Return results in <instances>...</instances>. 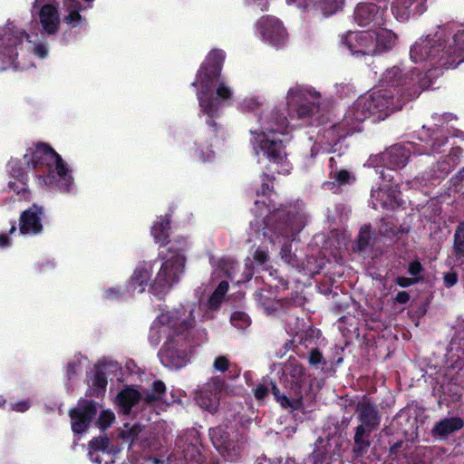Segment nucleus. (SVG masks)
I'll use <instances>...</instances> for the list:
<instances>
[{"mask_svg": "<svg viewBox=\"0 0 464 464\" xmlns=\"http://www.w3.org/2000/svg\"><path fill=\"white\" fill-rule=\"evenodd\" d=\"M431 83V80L415 74L403 63L392 66L382 73L380 85L361 95L347 109L342 121L319 131L318 140L329 146L336 144L350 133L359 131L361 123L370 116H375L378 121L386 119L394 111L401 110L406 100L419 96Z\"/></svg>", "mask_w": 464, "mask_h": 464, "instance_id": "obj_1", "label": "nucleus"}, {"mask_svg": "<svg viewBox=\"0 0 464 464\" xmlns=\"http://www.w3.org/2000/svg\"><path fill=\"white\" fill-rule=\"evenodd\" d=\"M201 310L199 304H187L171 311L162 312L152 322L149 342L158 346L165 339L159 357L161 363L171 370L185 367L190 360L192 347L198 344L195 340L196 314Z\"/></svg>", "mask_w": 464, "mask_h": 464, "instance_id": "obj_2", "label": "nucleus"}, {"mask_svg": "<svg viewBox=\"0 0 464 464\" xmlns=\"http://www.w3.org/2000/svg\"><path fill=\"white\" fill-rule=\"evenodd\" d=\"M189 247L185 237H176L168 249L164 261L154 274L155 264L144 262L136 266L127 281L125 291L128 294H141L147 289L155 295H166L172 285L179 282L184 272L186 258L184 252Z\"/></svg>", "mask_w": 464, "mask_h": 464, "instance_id": "obj_3", "label": "nucleus"}, {"mask_svg": "<svg viewBox=\"0 0 464 464\" xmlns=\"http://www.w3.org/2000/svg\"><path fill=\"white\" fill-rule=\"evenodd\" d=\"M450 25L439 26L433 34L420 37L410 49L411 60L419 63L426 73L423 77L431 80L440 72H433L440 68H455L464 62V31L453 35Z\"/></svg>", "mask_w": 464, "mask_h": 464, "instance_id": "obj_4", "label": "nucleus"}, {"mask_svg": "<svg viewBox=\"0 0 464 464\" xmlns=\"http://www.w3.org/2000/svg\"><path fill=\"white\" fill-rule=\"evenodd\" d=\"M256 123L249 129L250 143L258 162L264 159L269 161V169L280 174H288L291 165L280 136L290 132L291 127L286 117L277 107L262 111L256 115Z\"/></svg>", "mask_w": 464, "mask_h": 464, "instance_id": "obj_5", "label": "nucleus"}, {"mask_svg": "<svg viewBox=\"0 0 464 464\" xmlns=\"http://www.w3.org/2000/svg\"><path fill=\"white\" fill-rule=\"evenodd\" d=\"M225 52L214 49L201 64L196 80L192 85L197 88V96L200 111L208 118L218 117L222 109L233 98V90L224 80L220 79L222 64L225 61ZM209 126H214V121H207Z\"/></svg>", "mask_w": 464, "mask_h": 464, "instance_id": "obj_6", "label": "nucleus"}, {"mask_svg": "<svg viewBox=\"0 0 464 464\" xmlns=\"http://www.w3.org/2000/svg\"><path fill=\"white\" fill-rule=\"evenodd\" d=\"M47 53L46 45L33 40L15 22L0 26V61L7 66L26 70L33 66L32 55L44 58Z\"/></svg>", "mask_w": 464, "mask_h": 464, "instance_id": "obj_7", "label": "nucleus"}, {"mask_svg": "<svg viewBox=\"0 0 464 464\" xmlns=\"http://www.w3.org/2000/svg\"><path fill=\"white\" fill-rule=\"evenodd\" d=\"M255 205L256 218H264L262 231H257L258 237L262 236L272 244L281 243V238H293L305 226L306 215L302 203L297 202L293 210L287 211L285 208L271 210L270 206L260 199H256Z\"/></svg>", "mask_w": 464, "mask_h": 464, "instance_id": "obj_8", "label": "nucleus"}, {"mask_svg": "<svg viewBox=\"0 0 464 464\" xmlns=\"http://www.w3.org/2000/svg\"><path fill=\"white\" fill-rule=\"evenodd\" d=\"M24 158L29 168L46 166L47 175L38 177L40 183L61 193L75 192L76 186L72 169L47 144H37L34 148L29 149Z\"/></svg>", "mask_w": 464, "mask_h": 464, "instance_id": "obj_9", "label": "nucleus"}, {"mask_svg": "<svg viewBox=\"0 0 464 464\" xmlns=\"http://www.w3.org/2000/svg\"><path fill=\"white\" fill-rule=\"evenodd\" d=\"M282 382L288 389L287 394H281L274 383L270 386L276 401L283 408L296 411L303 407L304 398L311 399L313 380L297 359L289 358L284 363Z\"/></svg>", "mask_w": 464, "mask_h": 464, "instance_id": "obj_10", "label": "nucleus"}, {"mask_svg": "<svg viewBox=\"0 0 464 464\" xmlns=\"http://www.w3.org/2000/svg\"><path fill=\"white\" fill-rule=\"evenodd\" d=\"M396 41L397 35L388 28L348 32L342 40L353 55H372L389 51Z\"/></svg>", "mask_w": 464, "mask_h": 464, "instance_id": "obj_11", "label": "nucleus"}, {"mask_svg": "<svg viewBox=\"0 0 464 464\" xmlns=\"http://www.w3.org/2000/svg\"><path fill=\"white\" fill-rule=\"evenodd\" d=\"M166 386L161 381H155L150 391L140 392L132 386L124 387L116 397V404L123 414H129L132 409L138 410L145 406L167 404L163 402Z\"/></svg>", "mask_w": 464, "mask_h": 464, "instance_id": "obj_12", "label": "nucleus"}, {"mask_svg": "<svg viewBox=\"0 0 464 464\" xmlns=\"http://www.w3.org/2000/svg\"><path fill=\"white\" fill-rule=\"evenodd\" d=\"M285 100L286 106L295 112L298 119L312 117L325 102V98L314 87L301 83H295L288 89Z\"/></svg>", "mask_w": 464, "mask_h": 464, "instance_id": "obj_13", "label": "nucleus"}, {"mask_svg": "<svg viewBox=\"0 0 464 464\" xmlns=\"http://www.w3.org/2000/svg\"><path fill=\"white\" fill-rule=\"evenodd\" d=\"M356 411L360 425L356 428L354 434V452L363 454L371 445V433L381 423V416L376 405L366 398L358 402Z\"/></svg>", "mask_w": 464, "mask_h": 464, "instance_id": "obj_14", "label": "nucleus"}, {"mask_svg": "<svg viewBox=\"0 0 464 464\" xmlns=\"http://www.w3.org/2000/svg\"><path fill=\"white\" fill-rule=\"evenodd\" d=\"M255 34L264 44L280 49L288 42V33L282 21L273 15H263L255 24Z\"/></svg>", "mask_w": 464, "mask_h": 464, "instance_id": "obj_15", "label": "nucleus"}, {"mask_svg": "<svg viewBox=\"0 0 464 464\" xmlns=\"http://www.w3.org/2000/svg\"><path fill=\"white\" fill-rule=\"evenodd\" d=\"M209 436L214 447L225 459L234 461L239 459L244 445L242 436L222 427L211 429Z\"/></svg>", "mask_w": 464, "mask_h": 464, "instance_id": "obj_16", "label": "nucleus"}, {"mask_svg": "<svg viewBox=\"0 0 464 464\" xmlns=\"http://www.w3.org/2000/svg\"><path fill=\"white\" fill-rule=\"evenodd\" d=\"M376 172L380 174L382 182L377 189L372 190V207L390 209L402 205L400 191L397 189L398 184L392 181L393 177L391 173H385L384 169H376Z\"/></svg>", "mask_w": 464, "mask_h": 464, "instance_id": "obj_17", "label": "nucleus"}, {"mask_svg": "<svg viewBox=\"0 0 464 464\" xmlns=\"http://www.w3.org/2000/svg\"><path fill=\"white\" fill-rule=\"evenodd\" d=\"M32 15L38 18L46 34L57 33L61 23L57 0H34L32 5Z\"/></svg>", "mask_w": 464, "mask_h": 464, "instance_id": "obj_18", "label": "nucleus"}, {"mask_svg": "<svg viewBox=\"0 0 464 464\" xmlns=\"http://www.w3.org/2000/svg\"><path fill=\"white\" fill-rule=\"evenodd\" d=\"M221 275L229 277L237 284L249 281L254 275L253 262L250 257L246 258L244 269L240 271L236 261L230 257L222 258L215 267L211 280H218Z\"/></svg>", "mask_w": 464, "mask_h": 464, "instance_id": "obj_19", "label": "nucleus"}, {"mask_svg": "<svg viewBox=\"0 0 464 464\" xmlns=\"http://www.w3.org/2000/svg\"><path fill=\"white\" fill-rule=\"evenodd\" d=\"M224 389L225 383L220 377L211 378L197 391L195 395L197 404L204 411L215 412Z\"/></svg>", "mask_w": 464, "mask_h": 464, "instance_id": "obj_20", "label": "nucleus"}, {"mask_svg": "<svg viewBox=\"0 0 464 464\" xmlns=\"http://www.w3.org/2000/svg\"><path fill=\"white\" fill-rule=\"evenodd\" d=\"M386 8L372 3H360L353 12V22L359 26H372L373 29L385 28Z\"/></svg>", "mask_w": 464, "mask_h": 464, "instance_id": "obj_21", "label": "nucleus"}, {"mask_svg": "<svg viewBox=\"0 0 464 464\" xmlns=\"http://www.w3.org/2000/svg\"><path fill=\"white\" fill-rule=\"evenodd\" d=\"M93 0H63V21L71 30H85L87 19L82 14L92 7Z\"/></svg>", "mask_w": 464, "mask_h": 464, "instance_id": "obj_22", "label": "nucleus"}, {"mask_svg": "<svg viewBox=\"0 0 464 464\" xmlns=\"http://www.w3.org/2000/svg\"><path fill=\"white\" fill-rule=\"evenodd\" d=\"M96 411L97 405L92 401L80 400L77 407L70 411L72 431L78 434L84 432Z\"/></svg>", "mask_w": 464, "mask_h": 464, "instance_id": "obj_23", "label": "nucleus"}, {"mask_svg": "<svg viewBox=\"0 0 464 464\" xmlns=\"http://www.w3.org/2000/svg\"><path fill=\"white\" fill-rule=\"evenodd\" d=\"M44 208L34 204L22 212L20 216L19 230L24 236H36L43 231Z\"/></svg>", "mask_w": 464, "mask_h": 464, "instance_id": "obj_24", "label": "nucleus"}, {"mask_svg": "<svg viewBox=\"0 0 464 464\" xmlns=\"http://www.w3.org/2000/svg\"><path fill=\"white\" fill-rule=\"evenodd\" d=\"M412 151V145L407 144H395L382 152L379 158L381 161L387 167L388 170L385 173H390L392 169L403 168Z\"/></svg>", "mask_w": 464, "mask_h": 464, "instance_id": "obj_25", "label": "nucleus"}, {"mask_svg": "<svg viewBox=\"0 0 464 464\" xmlns=\"http://www.w3.org/2000/svg\"><path fill=\"white\" fill-rule=\"evenodd\" d=\"M391 9L397 20L404 22L412 15L421 14L426 7L424 0H392Z\"/></svg>", "mask_w": 464, "mask_h": 464, "instance_id": "obj_26", "label": "nucleus"}, {"mask_svg": "<svg viewBox=\"0 0 464 464\" xmlns=\"http://www.w3.org/2000/svg\"><path fill=\"white\" fill-rule=\"evenodd\" d=\"M228 287V283L226 280L218 282V286L205 304V311L202 314L203 320L214 318V312L219 309Z\"/></svg>", "mask_w": 464, "mask_h": 464, "instance_id": "obj_27", "label": "nucleus"}, {"mask_svg": "<svg viewBox=\"0 0 464 464\" xmlns=\"http://www.w3.org/2000/svg\"><path fill=\"white\" fill-rule=\"evenodd\" d=\"M116 452H118V450L110 446V440L106 437L95 438L89 443V458L94 463H102V454H114Z\"/></svg>", "mask_w": 464, "mask_h": 464, "instance_id": "obj_28", "label": "nucleus"}, {"mask_svg": "<svg viewBox=\"0 0 464 464\" xmlns=\"http://www.w3.org/2000/svg\"><path fill=\"white\" fill-rule=\"evenodd\" d=\"M334 159L333 157L330 158V177L334 181H326L323 184V188L328 190H334V192L337 190L336 183L338 186L350 184L354 180V177L347 170L341 169L337 170L334 168Z\"/></svg>", "mask_w": 464, "mask_h": 464, "instance_id": "obj_29", "label": "nucleus"}, {"mask_svg": "<svg viewBox=\"0 0 464 464\" xmlns=\"http://www.w3.org/2000/svg\"><path fill=\"white\" fill-rule=\"evenodd\" d=\"M463 420L458 417L447 418L437 422L432 429V434L438 438H445L450 433L460 430Z\"/></svg>", "mask_w": 464, "mask_h": 464, "instance_id": "obj_30", "label": "nucleus"}, {"mask_svg": "<svg viewBox=\"0 0 464 464\" xmlns=\"http://www.w3.org/2000/svg\"><path fill=\"white\" fill-rule=\"evenodd\" d=\"M169 217L168 215L159 218L151 227V236L155 243L163 245L169 237Z\"/></svg>", "mask_w": 464, "mask_h": 464, "instance_id": "obj_31", "label": "nucleus"}, {"mask_svg": "<svg viewBox=\"0 0 464 464\" xmlns=\"http://www.w3.org/2000/svg\"><path fill=\"white\" fill-rule=\"evenodd\" d=\"M449 352L454 353L458 359L464 360V323L459 324L450 343Z\"/></svg>", "mask_w": 464, "mask_h": 464, "instance_id": "obj_32", "label": "nucleus"}, {"mask_svg": "<svg viewBox=\"0 0 464 464\" xmlns=\"http://www.w3.org/2000/svg\"><path fill=\"white\" fill-rule=\"evenodd\" d=\"M311 5H317L324 15H330L342 7L343 0H305L304 8L308 9Z\"/></svg>", "mask_w": 464, "mask_h": 464, "instance_id": "obj_33", "label": "nucleus"}, {"mask_svg": "<svg viewBox=\"0 0 464 464\" xmlns=\"http://www.w3.org/2000/svg\"><path fill=\"white\" fill-rule=\"evenodd\" d=\"M16 163L15 162H10L9 163V171L12 176L16 177L17 180L15 181H9L8 187L17 193L19 196L20 194L25 195L27 193L26 190V184H25V175L24 172L20 171L19 169H15Z\"/></svg>", "mask_w": 464, "mask_h": 464, "instance_id": "obj_34", "label": "nucleus"}, {"mask_svg": "<svg viewBox=\"0 0 464 464\" xmlns=\"http://www.w3.org/2000/svg\"><path fill=\"white\" fill-rule=\"evenodd\" d=\"M86 358L81 354H76L72 358L66 366L65 376L71 381L73 377L79 375L82 372L83 364Z\"/></svg>", "mask_w": 464, "mask_h": 464, "instance_id": "obj_35", "label": "nucleus"}, {"mask_svg": "<svg viewBox=\"0 0 464 464\" xmlns=\"http://www.w3.org/2000/svg\"><path fill=\"white\" fill-rule=\"evenodd\" d=\"M107 376L105 372H97L91 380V392L92 396H100L104 393L107 386Z\"/></svg>", "mask_w": 464, "mask_h": 464, "instance_id": "obj_36", "label": "nucleus"}, {"mask_svg": "<svg viewBox=\"0 0 464 464\" xmlns=\"http://www.w3.org/2000/svg\"><path fill=\"white\" fill-rule=\"evenodd\" d=\"M264 103V100L256 95H249L245 97L238 102L237 108L240 111L246 112H254L259 107H261Z\"/></svg>", "mask_w": 464, "mask_h": 464, "instance_id": "obj_37", "label": "nucleus"}, {"mask_svg": "<svg viewBox=\"0 0 464 464\" xmlns=\"http://www.w3.org/2000/svg\"><path fill=\"white\" fill-rule=\"evenodd\" d=\"M191 158L200 162H208L215 158V152L203 143H195Z\"/></svg>", "mask_w": 464, "mask_h": 464, "instance_id": "obj_38", "label": "nucleus"}, {"mask_svg": "<svg viewBox=\"0 0 464 464\" xmlns=\"http://www.w3.org/2000/svg\"><path fill=\"white\" fill-rule=\"evenodd\" d=\"M371 244H372V235H371L370 227L367 225H364L363 227H361L359 235H358V238H357V242H356L357 250L362 251L367 246H371Z\"/></svg>", "mask_w": 464, "mask_h": 464, "instance_id": "obj_39", "label": "nucleus"}, {"mask_svg": "<svg viewBox=\"0 0 464 464\" xmlns=\"http://www.w3.org/2000/svg\"><path fill=\"white\" fill-rule=\"evenodd\" d=\"M230 323L237 329H246L250 324V319L246 313L235 311L230 316Z\"/></svg>", "mask_w": 464, "mask_h": 464, "instance_id": "obj_40", "label": "nucleus"}, {"mask_svg": "<svg viewBox=\"0 0 464 464\" xmlns=\"http://www.w3.org/2000/svg\"><path fill=\"white\" fill-rule=\"evenodd\" d=\"M257 298L259 304L267 314H272L280 306L279 301L269 299L265 296L263 293L257 294Z\"/></svg>", "mask_w": 464, "mask_h": 464, "instance_id": "obj_41", "label": "nucleus"}, {"mask_svg": "<svg viewBox=\"0 0 464 464\" xmlns=\"http://www.w3.org/2000/svg\"><path fill=\"white\" fill-rule=\"evenodd\" d=\"M281 259L287 265L293 266V267H298V262L297 258L295 254H292L291 252V246L285 243L282 246L281 251H280Z\"/></svg>", "mask_w": 464, "mask_h": 464, "instance_id": "obj_42", "label": "nucleus"}, {"mask_svg": "<svg viewBox=\"0 0 464 464\" xmlns=\"http://www.w3.org/2000/svg\"><path fill=\"white\" fill-rule=\"evenodd\" d=\"M454 248L457 256L464 257V229L461 226L458 227L454 235Z\"/></svg>", "mask_w": 464, "mask_h": 464, "instance_id": "obj_43", "label": "nucleus"}, {"mask_svg": "<svg viewBox=\"0 0 464 464\" xmlns=\"http://www.w3.org/2000/svg\"><path fill=\"white\" fill-rule=\"evenodd\" d=\"M115 420V415L112 411L105 410L102 411L98 419V425L101 429L104 430L110 427Z\"/></svg>", "mask_w": 464, "mask_h": 464, "instance_id": "obj_44", "label": "nucleus"}, {"mask_svg": "<svg viewBox=\"0 0 464 464\" xmlns=\"http://www.w3.org/2000/svg\"><path fill=\"white\" fill-rule=\"evenodd\" d=\"M124 292L118 286L109 287L103 291L102 297L106 300L116 301L123 298Z\"/></svg>", "mask_w": 464, "mask_h": 464, "instance_id": "obj_45", "label": "nucleus"}, {"mask_svg": "<svg viewBox=\"0 0 464 464\" xmlns=\"http://www.w3.org/2000/svg\"><path fill=\"white\" fill-rule=\"evenodd\" d=\"M253 258L256 265L265 266L268 260L267 249L263 246L257 247L253 254Z\"/></svg>", "mask_w": 464, "mask_h": 464, "instance_id": "obj_46", "label": "nucleus"}, {"mask_svg": "<svg viewBox=\"0 0 464 464\" xmlns=\"http://www.w3.org/2000/svg\"><path fill=\"white\" fill-rule=\"evenodd\" d=\"M244 4L247 6H253L261 12L267 11L270 5V0H243Z\"/></svg>", "mask_w": 464, "mask_h": 464, "instance_id": "obj_47", "label": "nucleus"}, {"mask_svg": "<svg viewBox=\"0 0 464 464\" xmlns=\"http://www.w3.org/2000/svg\"><path fill=\"white\" fill-rule=\"evenodd\" d=\"M308 362L312 366H319L320 364L325 365L326 362L324 361L322 353L318 350H313L308 357Z\"/></svg>", "mask_w": 464, "mask_h": 464, "instance_id": "obj_48", "label": "nucleus"}, {"mask_svg": "<svg viewBox=\"0 0 464 464\" xmlns=\"http://www.w3.org/2000/svg\"><path fill=\"white\" fill-rule=\"evenodd\" d=\"M229 361L227 357L225 356H218L215 359L214 361V363H213V367L216 371L218 372H225L227 370H228L229 368Z\"/></svg>", "mask_w": 464, "mask_h": 464, "instance_id": "obj_49", "label": "nucleus"}, {"mask_svg": "<svg viewBox=\"0 0 464 464\" xmlns=\"http://www.w3.org/2000/svg\"><path fill=\"white\" fill-rule=\"evenodd\" d=\"M432 119L434 121V126L439 127L443 125L446 122H449L455 119V117L450 113H444V114H437L435 113L432 115Z\"/></svg>", "mask_w": 464, "mask_h": 464, "instance_id": "obj_50", "label": "nucleus"}, {"mask_svg": "<svg viewBox=\"0 0 464 464\" xmlns=\"http://www.w3.org/2000/svg\"><path fill=\"white\" fill-rule=\"evenodd\" d=\"M270 183L271 179L269 178V176L264 175L262 179V188L261 189H256V195L270 196Z\"/></svg>", "mask_w": 464, "mask_h": 464, "instance_id": "obj_51", "label": "nucleus"}, {"mask_svg": "<svg viewBox=\"0 0 464 464\" xmlns=\"http://www.w3.org/2000/svg\"><path fill=\"white\" fill-rule=\"evenodd\" d=\"M30 406H31L30 401L23 400L21 401L12 403L11 410L17 411V412H24L30 408Z\"/></svg>", "mask_w": 464, "mask_h": 464, "instance_id": "obj_52", "label": "nucleus"}, {"mask_svg": "<svg viewBox=\"0 0 464 464\" xmlns=\"http://www.w3.org/2000/svg\"><path fill=\"white\" fill-rule=\"evenodd\" d=\"M269 392V387L265 384H259L255 389V397L258 401H263Z\"/></svg>", "mask_w": 464, "mask_h": 464, "instance_id": "obj_53", "label": "nucleus"}, {"mask_svg": "<svg viewBox=\"0 0 464 464\" xmlns=\"http://www.w3.org/2000/svg\"><path fill=\"white\" fill-rule=\"evenodd\" d=\"M38 270L40 272H46L50 269L54 268L55 263L51 259H44L37 264Z\"/></svg>", "mask_w": 464, "mask_h": 464, "instance_id": "obj_54", "label": "nucleus"}, {"mask_svg": "<svg viewBox=\"0 0 464 464\" xmlns=\"http://www.w3.org/2000/svg\"><path fill=\"white\" fill-rule=\"evenodd\" d=\"M408 271L412 276H419L422 271V266L418 260L412 261L409 265Z\"/></svg>", "mask_w": 464, "mask_h": 464, "instance_id": "obj_55", "label": "nucleus"}, {"mask_svg": "<svg viewBox=\"0 0 464 464\" xmlns=\"http://www.w3.org/2000/svg\"><path fill=\"white\" fill-rule=\"evenodd\" d=\"M417 281H418V279H416V278L399 276L396 278L395 282L401 287H408V286L414 285Z\"/></svg>", "mask_w": 464, "mask_h": 464, "instance_id": "obj_56", "label": "nucleus"}, {"mask_svg": "<svg viewBox=\"0 0 464 464\" xmlns=\"http://www.w3.org/2000/svg\"><path fill=\"white\" fill-rule=\"evenodd\" d=\"M444 284L446 286H453L458 281V276L455 273H448L444 276Z\"/></svg>", "mask_w": 464, "mask_h": 464, "instance_id": "obj_57", "label": "nucleus"}, {"mask_svg": "<svg viewBox=\"0 0 464 464\" xmlns=\"http://www.w3.org/2000/svg\"><path fill=\"white\" fill-rule=\"evenodd\" d=\"M162 461L157 458L141 457L138 459L133 464H160Z\"/></svg>", "mask_w": 464, "mask_h": 464, "instance_id": "obj_58", "label": "nucleus"}, {"mask_svg": "<svg viewBox=\"0 0 464 464\" xmlns=\"http://www.w3.org/2000/svg\"><path fill=\"white\" fill-rule=\"evenodd\" d=\"M409 299L410 295L405 291L399 292L395 297L396 302L399 304H405L409 301Z\"/></svg>", "mask_w": 464, "mask_h": 464, "instance_id": "obj_59", "label": "nucleus"}, {"mask_svg": "<svg viewBox=\"0 0 464 464\" xmlns=\"http://www.w3.org/2000/svg\"><path fill=\"white\" fill-rule=\"evenodd\" d=\"M11 245V241L9 236L5 233H0V248L9 247Z\"/></svg>", "mask_w": 464, "mask_h": 464, "instance_id": "obj_60", "label": "nucleus"}, {"mask_svg": "<svg viewBox=\"0 0 464 464\" xmlns=\"http://www.w3.org/2000/svg\"><path fill=\"white\" fill-rule=\"evenodd\" d=\"M120 369V365L117 362H109L104 365V370L106 372H116Z\"/></svg>", "mask_w": 464, "mask_h": 464, "instance_id": "obj_61", "label": "nucleus"}, {"mask_svg": "<svg viewBox=\"0 0 464 464\" xmlns=\"http://www.w3.org/2000/svg\"><path fill=\"white\" fill-rule=\"evenodd\" d=\"M450 160L452 161L451 163H448L447 165L443 166V168H442V173H443V174L448 173V172L450 170V169H451L452 167H454L455 165H457V160H456V159H450Z\"/></svg>", "mask_w": 464, "mask_h": 464, "instance_id": "obj_62", "label": "nucleus"}, {"mask_svg": "<svg viewBox=\"0 0 464 464\" xmlns=\"http://www.w3.org/2000/svg\"><path fill=\"white\" fill-rule=\"evenodd\" d=\"M447 139H442L441 140H438V139L436 138L435 139V141H433L432 143V150L433 151H436L438 150L439 147H440L442 144H444L446 142Z\"/></svg>", "mask_w": 464, "mask_h": 464, "instance_id": "obj_63", "label": "nucleus"}, {"mask_svg": "<svg viewBox=\"0 0 464 464\" xmlns=\"http://www.w3.org/2000/svg\"><path fill=\"white\" fill-rule=\"evenodd\" d=\"M453 136L464 140V131L460 130H454Z\"/></svg>", "mask_w": 464, "mask_h": 464, "instance_id": "obj_64", "label": "nucleus"}]
</instances>
